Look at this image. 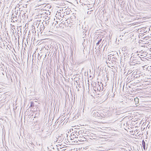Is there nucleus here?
Here are the masks:
<instances>
[{"mask_svg":"<svg viewBox=\"0 0 151 151\" xmlns=\"http://www.w3.org/2000/svg\"><path fill=\"white\" fill-rule=\"evenodd\" d=\"M73 136H74V137L75 138H77V137H78L77 136V135L76 134L75 135V134H73Z\"/></svg>","mask_w":151,"mask_h":151,"instance_id":"4468645a","label":"nucleus"},{"mask_svg":"<svg viewBox=\"0 0 151 151\" xmlns=\"http://www.w3.org/2000/svg\"><path fill=\"white\" fill-rule=\"evenodd\" d=\"M79 137H81V136H79Z\"/></svg>","mask_w":151,"mask_h":151,"instance_id":"b1692460","label":"nucleus"},{"mask_svg":"<svg viewBox=\"0 0 151 151\" xmlns=\"http://www.w3.org/2000/svg\"><path fill=\"white\" fill-rule=\"evenodd\" d=\"M124 57H125L124 59L126 58H128L130 57L129 54L127 51H125L123 54Z\"/></svg>","mask_w":151,"mask_h":151,"instance_id":"f257e3e1","label":"nucleus"},{"mask_svg":"<svg viewBox=\"0 0 151 151\" xmlns=\"http://www.w3.org/2000/svg\"><path fill=\"white\" fill-rule=\"evenodd\" d=\"M62 147L63 148V149H61V151H65V150H66V149H64L65 148V147Z\"/></svg>","mask_w":151,"mask_h":151,"instance_id":"ddd939ff","label":"nucleus"},{"mask_svg":"<svg viewBox=\"0 0 151 151\" xmlns=\"http://www.w3.org/2000/svg\"><path fill=\"white\" fill-rule=\"evenodd\" d=\"M13 22H14V21L13 20Z\"/></svg>","mask_w":151,"mask_h":151,"instance_id":"cd10ccee","label":"nucleus"},{"mask_svg":"<svg viewBox=\"0 0 151 151\" xmlns=\"http://www.w3.org/2000/svg\"><path fill=\"white\" fill-rule=\"evenodd\" d=\"M74 134H76V131H74Z\"/></svg>","mask_w":151,"mask_h":151,"instance_id":"6ab92c4d","label":"nucleus"},{"mask_svg":"<svg viewBox=\"0 0 151 151\" xmlns=\"http://www.w3.org/2000/svg\"><path fill=\"white\" fill-rule=\"evenodd\" d=\"M132 60H134L133 59Z\"/></svg>","mask_w":151,"mask_h":151,"instance_id":"c756f323","label":"nucleus"},{"mask_svg":"<svg viewBox=\"0 0 151 151\" xmlns=\"http://www.w3.org/2000/svg\"><path fill=\"white\" fill-rule=\"evenodd\" d=\"M83 35H86V34H85V33H84V31H83Z\"/></svg>","mask_w":151,"mask_h":151,"instance_id":"a211bd4d","label":"nucleus"},{"mask_svg":"<svg viewBox=\"0 0 151 151\" xmlns=\"http://www.w3.org/2000/svg\"><path fill=\"white\" fill-rule=\"evenodd\" d=\"M42 28H41V30H42Z\"/></svg>","mask_w":151,"mask_h":151,"instance_id":"a878e982","label":"nucleus"},{"mask_svg":"<svg viewBox=\"0 0 151 151\" xmlns=\"http://www.w3.org/2000/svg\"><path fill=\"white\" fill-rule=\"evenodd\" d=\"M99 81H98V82L97 83L96 82L95 85H94V84H93V86L94 87V86H97V85H99Z\"/></svg>","mask_w":151,"mask_h":151,"instance_id":"1a4fd4ad","label":"nucleus"},{"mask_svg":"<svg viewBox=\"0 0 151 151\" xmlns=\"http://www.w3.org/2000/svg\"><path fill=\"white\" fill-rule=\"evenodd\" d=\"M45 24H46L47 23V21H46V22H45Z\"/></svg>","mask_w":151,"mask_h":151,"instance_id":"aec40b11","label":"nucleus"},{"mask_svg":"<svg viewBox=\"0 0 151 151\" xmlns=\"http://www.w3.org/2000/svg\"><path fill=\"white\" fill-rule=\"evenodd\" d=\"M25 6H26V7H27V5H25Z\"/></svg>","mask_w":151,"mask_h":151,"instance_id":"bb28decb","label":"nucleus"},{"mask_svg":"<svg viewBox=\"0 0 151 151\" xmlns=\"http://www.w3.org/2000/svg\"><path fill=\"white\" fill-rule=\"evenodd\" d=\"M81 137H77V138L78 139V140L79 141H81L82 139H81Z\"/></svg>","mask_w":151,"mask_h":151,"instance_id":"9b49d317","label":"nucleus"},{"mask_svg":"<svg viewBox=\"0 0 151 151\" xmlns=\"http://www.w3.org/2000/svg\"><path fill=\"white\" fill-rule=\"evenodd\" d=\"M76 135H77V136H78L81 134H82V133H84V130H80L78 132H77V131H76Z\"/></svg>","mask_w":151,"mask_h":151,"instance_id":"7ed1b4c3","label":"nucleus"},{"mask_svg":"<svg viewBox=\"0 0 151 151\" xmlns=\"http://www.w3.org/2000/svg\"><path fill=\"white\" fill-rule=\"evenodd\" d=\"M100 84H102V83H101V82H100Z\"/></svg>","mask_w":151,"mask_h":151,"instance_id":"393cba45","label":"nucleus"},{"mask_svg":"<svg viewBox=\"0 0 151 151\" xmlns=\"http://www.w3.org/2000/svg\"><path fill=\"white\" fill-rule=\"evenodd\" d=\"M78 85L79 87H80V86H80L79 84V85Z\"/></svg>","mask_w":151,"mask_h":151,"instance_id":"4be33fe9","label":"nucleus"},{"mask_svg":"<svg viewBox=\"0 0 151 151\" xmlns=\"http://www.w3.org/2000/svg\"><path fill=\"white\" fill-rule=\"evenodd\" d=\"M112 60H113V61H114L115 62H116V58H114V57H113L112 58Z\"/></svg>","mask_w":151,"mask_h":151,"instance_id":"f8f14e48","label":"nucleus"},{"mask_svg":"<svg viewBox=\"0 0 151 151\" xmlns=\"http://www.w3.org/2000/svg\"><path fill=\"white\" fill-rule=\"evenodd\" d=\"M98 112L96 110L93 111L91 113V115L93 117H97Z\"/></svg>","mask_w":151,"mask_h":151,"instance_id":"f03ea898","label":"nucleus"},{"mask_svg":"<svg viewBox=\"0 0 151 151\" xmlns=\"http://www.w3.org/2000/svg\"><path fill=\"white\" fill-rule=\"evenodd\" d=\"M101 39H100L98 41V42L96 43V45H98L101 42Z\"/></svg>","mask_w":151,"mask_h":151,"instance_id":"9d476101","label":"nucleus"},{"mask_svg":"<svg viewBox=\"0 0 151 151\" xmlns=\"http://www.w3.org/2000/svg\"><path fill=\"white\" fill-rule=\"evenodd\" d=\"M132 58V56H131V57H130V59H131Z\"/></svg>","mask_w":151,"mask_h":151,"instance_id":"5701e85b","label":"nucleus"},{"mask_svg":"<svg viewBox=\"0 0 151 151\" xmlns=\"http://www.w3.org/2000/svg\"><path fill=\"white\" fill-rule=\"evenodd\" d=\"M104 116V114H100L98 112V114H97V117H103V116Z\"/></svg>","mask_w":151,"mask_h":151,"instance_id":"39448f33","label":"nucleus"},{"mask_svg":"<svg viewBox=\"0 0 151 151\" xmlns=\"http://www.w3.org/2000/svg\"><path fill=\"white\" fill-rule=\"evenodd\" d=\"M17 17L16 15H14V14H12V20H13V19H14V18Z\"/></svg>","mask_w":151,"mask_h":151,"instance_id":"6e6552de","label":"nucleus"},{"mask_svg":"<svg viewBox=\"0 0 151 151\" xmlns=\"http://www.w3.org/2000/svg\"><path fill=\"white\" fill-rule=\"evenodd\" d=\"M142 145L144 149L145 150V143L143 140L142 141Z\"/></svg>","mask_w":151,"mask_h":151,"instance_id":"423d86ee","label":"nucleus"},{"mask_svg":"<svg viewBox=\"0 0 151 151\" xmlns=\"http://www.w3.org/2000/svg\"><path fill=\"white\" fill-rule=\"evenodd\" d=\"M94 90L95 91H96L97 90V91H100L101 89V88L100 86V85L99 84V85H97V86H94Z\"/></svg>","mask_w":151,"mask_h":151,"instance_id":"20e7f679","label":"nucleus"},{"mask_svg":"<svg viewBox=\"0 0 151 151\" xmlns=\"http://www.w3.org/2000/svg\"><path fill=\"white\" fill-rule=\"evenodd\" d=\"M44 24H43V30H45V27L44 26Z\"/></svg>","mask_w":151,"mask_h":151,"instance_id":"dca6fc26","label":"nucleus"},{"mask_svg":"<svg viewBox=\"0 0 151 151\" xmlns=\"http://www.w3.org/2000/svg\"><path fill=\"white\" fill-rule=\"evenodd\" d=\"M134 77L135 78H137L139 77L138 76V75H136V76H134Z\"/></svg>","mask_w":151,"mask_h":151,"instance_id":"2eb2a0df","label":"nucleus"},{"mask_svg":"<svg viewBox=\"0 0 151 151\" xmlns=\"http://www.w3.org/2000/svg\"><path fill=\"white\" fill-rule=\"evenodd\" d=\"M34 104L33 102H30V105L29 106L30 107H33L34 106Z\"/></svg>","mask_w":151,"mask_h":151,"instance_id":"0eeeda50","label":"nucleus"},{"mask_svg":"<svg viewBox=\"0 0 151 151\" xmlns=\"http://www.w3.org/2000/svg\"><path fill=\"white\" fill-rule=\"evenodd\" d=\"M76 82H77V83H78V82H77V81H76Z\"/></svg>","mask_w":151,"mask_h":151,"instance_id":"c85d7f7f","label":"nucleus"},{"mask_svg":"<svg viewBox=\"0 0 151 151\" xmlns=\"http://www.w3.org/2000/svg\"><path fill=\"white\" fill-rule=\"evenodd\" d=\"M136 100H138V99H135V101Z\"/></svg>","mask_w":151,"mask_h":151,"instance_id":"412c9836","label":"nucleus"},{"mask_svg":"<svg viewBox=\"0 0 151 151\" xmlns=\"http://www.w3.org/2000/svg\"><path fill=\"white\" fill-rule=\"evenodd\" d=\"M103 89H104V87L102 86V89H101V91H103Z\"/></svg>","mask_w":151,"mask_h":151,"instance_id":"f3484780","label":"nucleus"}]
</instances>
